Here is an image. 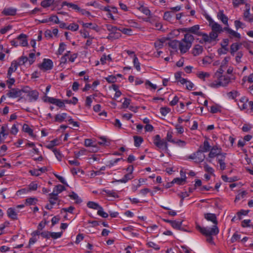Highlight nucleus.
I'll return each instance as SVG.
<instances>
[{
	"instance_id": "obj_1",
	"label": "nucleus",
	"mask_w": 253,
	"mask_h": 253,
	"mask_svg": "<svg viewBox=\"0 0 253 253\" xmlns=\"http://www.w3.org/2000/svg\"><path fill=\"white\" fill-rule=\"evenodd\" d=\"M194 41L193 35L189 34H185L184 38L179 41V49L182 54L186 53L191 47Z\"/></svg>"
},
{
	"instance_id": "obj_61",
	"label": "nucleus",
	"mask_w": 253,
	"mask_h": 253,
	"mask_svg": "<svg viewBox=\"0 0 253 253\" xmlns=\"http://www.w3.org/2000/svg\"><path fill=\"white\" fill-rule=\"evenodd\" d=\"M79 28V26L77 24L73 23H71L69 26H67V29L74 32L78 30Z\"/></svg>"
},
{
	"instance_id": "obj_46",
	"label": "nucleus",
	"mask_w": 253,
	"mask_h": 253,
	"mask_svg": "<svg viewBox=\"0 0 253 253\" xmlns=\"http://www.w3.org/2000/svg\"><path fill=\"white\" fill-rule=\"evenodd\" d=\"M200 36L202 37V41H200L201 43H203V42L207 43L211 42V41L210 40L209 36L207 34L201 32V35Z\"/></svg>"
},
{
	"instance_id": "obj_45",
	"label": "nucleus",
	"mask_w": 253,
	"mask_h": 253,
	"mask_svg": "<svg viewBox=\"0 0 253 253\" xmlns=\"http://www.w3.org/2000/svg\"><path fill=\"white\" fill-rule=\"evenodd\" d=\"M173 14L172 11H166L164 13L163 18L168 21H171L172 20Z\"/></svg>"
},
{
	"instance_id": "obj_19",
	"label": "nucleus",
	"mask_w": 253,
	"mask_h": 253,
	"mask_svg": "<svg viewBox=\"0 0 253 253\" xmlns=\"http://www.w3.org/2000/svg\"><path fill=\"white\" fill-rule=\"evenodd\" d=\"M17 42H18L19 45L22 46H27L28 45V41L26 36L23 34H20L17 38Z\"/></svg>"
},
{
	"instance_id": "obj_21",
	"label": "nucleus",
	"mask_w": 253,
	"mask_h": 253,
	"mask_svg": "<svg viewBox=\"0 0 253 253\" xmlns=\"http://www.w3.org/2000/svg\"><path fill=\"white\" fill-rule=\"evenodd\" d=\"M68 114L66 113H62L57 114L55 115L54 122L62 123L65 121L66 119H68Z\"/></svg>"
},
{
	"instance_id": "obj_12",
	"label": "nucleus",
	"mask_w": 253,
	"mask_h": 253,
	"mask_svg": "<svg viewBox=\"0 0 253 253\" xmlns=\"http://www.w3.org/2000/svg\"><path fill=\"white\" fill-rule=\"evenodd\" d=\"M182 32L189 33H192L198 36L201 35V31L200 30V26L195 25L191 27L184 28L181 29Z\"/></svg>"
},
{
	"instance_id": "obj_56",
	"label": "nucleus",
	"mask_w": 253,
	"mask_h": 253,
	"mask_svg": "<svg viewBox=\"0 0 253 253\" xmlns=\"http://www.w3.org/2000/svg\"><path fill=\"white\" fill-rule=\"evenodd\" d=\"M239 92L236 90L231 91L227 93L228 97L230 99H235L237 96H239Z\"/></svg>"
},
{
	"instance_id": "obj_62",
	"label": "nucleus",
	"mask_w": 253,
	"mask_h": 253,
	"mask_svg": "<svg viewBox=\"0 0 253 253\" xmlns=\"http://www.w3.org/2000/svg\"><path fill=\"white\" fill-rule=\"evenodd\" d=\"M182 222L176 220H173L171 226L175 229H180L181 227Z\"/></svg>"
},
{
	"instance_id": "obj_23",
	"label": "nucleus",
	"mask_w": 253,
	"mask_h": 253,
	"mask_svg": "<svg viewBox=\"0 0 253 253\" xmlns=\"http://www.w3.org/2000/svg\"><path fill=\"white\" fill-rule=\"evenodd\" d=\"M217 17L219 20L221 21L222 23L225 25L228 26V17L224 14L223 10L219 11L217 14Z\"/></svg>"
},
{
	"instance_id": "obj_30",
	"label": "nucleus",
	"mask_w": 253,
	"mask_h": 253,
	"mask_svg": "<svg viewBox=\"0 0 253 253\" xmlns=\"http://www.w3.org/2000/svg\"><path fill=\"white\" fill-rule=\"evenodd\" d=\"M196 75L200 79L205 81L211 76V74L209 72L199 71L197 73Z\"/></svg>"
},
{
	"instance_id": "obj_36",
	"label": "nucleus",
	"mask_w": 253,
	"mask_h": 253,
	"mask_svg": "<svg viewBox=\"0 0 253 253\" xmlns=\"http://www.w3.org/2000/svg\"><path fill=\"white\" fill-rule=\"evenodd\" d=\"M59 144V141L57 139H55L53 140L50 141L46 145V147L49 149L52 150L54 149V147L55 146H57Z\"/></svg>"
},
{
	"instance_id": "obj_40",
	"label": "nucleus",
	"mask_w": 253,
	"mask_h": 253,
	"mask_svg": "<svg viewBox=\"0 0 253 253\" xmlns=\"http://www.w3.org/2000/svg\"><path fill=\"white\" fill-rule=\"evenodd\" d=\"M62 6H67L69 7L72 8V9L76 10L77 11H79L80 10V7L77 4L68 2L67 1H64L62 3Z\"/></svg>"
},
{
	"instance_id": "obj_7",
	"label": "nucleus",
	"mask_w": 253,
	"mask_h": 253,
	"mask_svg": "<svg viewBox=\"0 0 253 253\" xmlns=\"http://www.w3.org/2000/svg\"><path fill=\"white\" fill-rule=\"evenodd\" d=\"M39 69L43 71L46 72L51 70L53 67V63L51 59L44 58L42 62L38 65Z\"/></svg>"
},
{
	"instance_id": "obj_31",
	"label": "nucleus",
	"mask_w": 253,
	"mask_h": 253,
	"mask_svg": "<svg viewBox=\"0 0 253 253\" xmlns=\"http://www.w3.org/2000/svg\"><path fill=\"white\" fill-rule=\"evenodd\" d=\"M2 13L5 15L13 16L16 13V9L11 7L5 8L2 11Z\"/></svg>"
},
{
	"instance_id": "obj_20",
	"label": "nucleus",
	"mask_w": 253,
	"mask_h": 253,
	"mask_svg": "<svg viewBox=\"0 0 253 253\" xmlns=\"http://www.w3.org/2000/svg\"><path fill=\"white\" fill-rule=\"evenodd\" d=\"M7 125L2 126L0 131V144L2 143L8 133L7 132Z\"/></svg>"
},
{
	"instance_id": "obj_10",
	"label": "nucleus",
	"mask_w": 253,
	"mask_h": 253,
	"mask_svg": "<svg viewBox=\"0 0 253 253\" xmlns=\"http://www.w3.org/2000/svg\"><path fill=\"white\" fill-rule=\"evenodd\" d=\"M28 87L24 88V92L27 93L30 102L36 101L39 97V93L36 90H28Z\"/></svg>"
},
{
	"instance_id": "obj_14",
	"label": "nucleus",
	"mask_w": 253,
	"mask_h": 253,
	"mask_svg": "<svg viewBox=\"0 0 253 253\" xmlns=\"http://www.w3.org/2000/svg\"><path fill=\"white\" fill-rule=\"evenodd\" d=\"M223 30L226 31L229 35V37L231 38H237L238 39H240L241 38V35L238 33L237 32L231 29L228 26L225 27Z\"/></svg>"
},
{
	"instance_id": "obj_8",
	"label": "nucleus",
	"mask_w": 253,
	"mask_h": 253,
	"mask_svg": "<svg viewBox=\"0 0 253 253\" xmlns=\"http://www.w3.org/2000/svg\"><path fill=\"white\" fill-rule=\"evenodd\" d=\"M106 28L107 30L110 32L107 37L108 39H116L121 37L120 33L117 32L119 29H118L117 27L113 26L111 25H107Z\"/></svg>"
},
{
	"instance_id": "obj_25",
	"label": "nucleus",
	"mask_w": 253,
	"mask_h": 253,
	"mask_svg": "<svg viewBox=\"0 0 253 253\" xmlns=\"http://www.w3.org/2000/svg\"><path fill=\"white\" fill-rule=\"evenodd\" d=\"M22 130L24 132L28 133L31 137H36V135H35L33 132V129H32L28 125L24 124L23 125Z\"/></svg>"
},
{
	"instance_id": "obj_17",
	"label": "nucleus",
	"mask_w": 253,
	"mask_h": 253,
	"mask_svg": "<svg viewBox=\"0 0 253 253\" xmlns=\"http://www.w3.org/2000/svg\"><path fill=\"white\" fill-rule=\"evenodd\" d=\"M136 8L146 16H150L151 15V11L148 7L144 6L142 3H139Z\"/></svg>"
},
{
	"instance_id": "obj_26",
	"label": "nucleus",
	"mask_w": 253,
	"mask_h": 253,
	"mask_svg": "<svg viewBox=\"0 0 253 253\" xmlns=\"http://www.w3.org/2000/svg\"><path fill=\"white\" fill-rule=\"evenodd\" d=\"M205 218L207 220L211 221L214 225H216L217 221L215 214L211 213H206L205 214Z\"/></svg>"
},
{
	"instance_id": "obj_2",
	"label": "nucleus",
	"mask_w": 253,
	"mask_h": 253,
	"mask_svg": "<svg viewBox=\"0 0 253 253\" xmlns=\"http://www.w3.org/2000/svg\"><path fill=\"white\" fill-rule=\"evenodd\" d=\"M216 80L210 83L209 85L212 88H218L220 86H226L231 82V80H235V78L232 76H228L226 75H222L216 78Z\"/></svg>"
},
{
	"instance_id": "obj_6",
	"label": "nucleus",
	"mask_w": 253,
	"mask_h": 253,
	"mask_svg": "<svg viewBox=\"0 0 253 253\" xmlns=\"http://www.w3.org/2000/svg\"><path fill=\"white\" fill-rule=\"evenodd\" d=\"M153 143L159 149L165 151L168 150L167 142L165 139H162L159 135L157 134L153 137Z\"/></svg>"
},
{
	"instance_id": "obj_54",
	"label": "nucleus",
	"mask_w": 253,
	"mask_h": 253,
	"mask_svg": "<svg viewBox=\"0 0 253 253\" xmlns=\"http://www.w3.org/2000/svg\"><path fill=\"white\" fill-rule=\"evenodd\" d=\"M78 12H80L81 14H82L83 15L86 16L89 19H91V18H92L94 17V16H93L90 12H89L88 11L86 10L85 9L80 8V10H79V11Z\"/></svg>"
},
{
	"instance_id": "obj_24",
	"label": "nucleus",
	"mask_w": 253,
	"mask_h": 253,
	"mask_svg": "<svg viewBox=\"0 0 253 253\" xmlns=\"http://www.w3.org/2000/svg\"><path fill=\"white\" fill-rule=\"evenodd\" d=\"M58 34V30L57 28H54L52 31L50 30L45 31L44 35L46 38L50 39L52 38L53 36L57 37Z\"/></svg>"
},
{
	"instance_id": "obj_58",
	"label": "nucleus",
	"mask_w": 253,
	"mask_h": 253,
	"mask_svg": "<svg viewBox=\"0 0 253 253\" xmlns=\"http://www.w3.org/2000/svg\"><path fill=\"white\" fill-rule=\"evenodd\" d=\"M54 2V0H43L41 2V5L44 7L50 6Z\"/></svg>"
},
{
	"instance_id": "obj_38",
	"label": "nucleus",
	"mask_w": 253,
	"mask_h": 253,
	"mask_svg": "<svg viewBox=\"0 0 253 253\" xmlns=\"http://www.w3.org/2000/svg\"><path fill=\"white\" fill-rule=\"evenodd\" d=\"M70 198L75 201L77 204H80L82 202V199L79 197L78 194L74 192H72L69 195Z\"/></svg>"
},
{
	"instance_id": "obj_5",
	"label": "nucleus",
	"mask_w": 253,
	"mask_h": 253,
	"mask_svg": "<svg viewBox=\"0 0 253 253\" xmlns=\"http://www.w3.org/2000/svg\"><path fill=\"white\" fill-rule=\"evenodd\" d=\"M224 153H225L222 152V149L220 146H213L210 149V153L208 155V157L207 158V160L209 162L212 163L214 158H216V159H217V158H218V157L221 156V154Z\"/></svg>"
},
{
	"instance_id": "obj_29",
	"label": "nucleus",
	"mask_w": 253,
	"mask_h": 253,
	"mask_svg": "<svg viewBox=\"0 0 253 253\" xmlns=\"http://www.w3.org/2000/svg\"><path fill=\"white\" fill-rule=\"evenodd\" d=\"M83 27L85 28H90L97 31L98 30V26L96 24H93L92 23H84V22L80 21Z\"/></svg>"
},
{
	"instance_id": "obj_42",
	"label": "nucleus",
	"mask_w": 253,
	"mask_h": 253,
	"mask_svg": "<svg viewBox=\"0 0 253 253\" xmlns=\"http://www.w3.org/2000/svg\"><path fill=\"white\" fill-rule=\"evenodd\" d=\"M147 181L146 179L144 178H140L138 179L139 183L137 185H132L131 189L133 192H135L140 186L141 185L145 183Z\"/></svg>"
},
{
	"instance_id": "obj_35",
	"label": "nucleus",
	"mask_w": 253,
	"mask_h": 253,
	"mask_svg": "<svg viewBox=\"0 0 253 253\" xmlns=\"http://www.w3.org/2000/svg\"><path fill=\"white\" fill-rule=\"evenodd\" d=\"M38 200L35 197H30L25 200V205L27 206L35 205L38 202Z\"/></svg>"
},
{
	"instance_id": "obj_3",
	"label": "nucleus",
	"mask_w": 253,
	"mask_h": 253,
	"mask_svg": "<svg viewBox=\"0 0 253 253\" xmlns=\"http://www.w3.org/2000/svg\"><path fill=\"white\" fill-rule=\"evenodd\" d=\"M238 107L241 110H250L253 112V101H249V99L245 96H243L239 100H236Z\"/></svg>"
},
{
	"instance_id": "obj_55",
	"label": "nucleus",
	"mask_w": 253,
	"mask_h": 253,
	"mask_svg": "<svg viewBox=\"0 0 253 253\" xmlns=\"http://www.w3.org/2000/svg\"><path fill=\"white\" fill-rule=\"evenodd\" d=\"M66 45L64 42H61L59 44L57 54L61 55L66 49Z\"/></svg>"
},
{
	"instance_id": "obj_41",
	"label": "nucleus",
	"mask_w": 253,
	"mask_h": 253,
	"mask_svg": "<svg viewBox=\"0 0 253 253\" xmlns=\"http://www.w3.org/2000/svg\"><path fill=\"white\" fill-rule=\"evenodd\" d=\"M38 184L34 181L31 182L27 186L29 193L36 191L38 188Z\"/></svg>"
},
{
	"instance_id": "obj_22",
	"label": "nucleus",
	"mask_w": 253,
	"mask_h": 253,
	"mask_svg": "<svg viewBox=\"0 0 253 253\" xmlns=\"http://www.w3.org/2000/svg\"><path fill=\"white\" fill-rule=\"evenodd\" d=\"M18 67V66L17 64V61H12L11 63L10 67L8 68L7 73V77H10V76H11L12 74L17 70Z\"/></svg>"
},
{
	"instance_id": "obj_64",
	"label": "nucleus",
	"mask_w": 253,
	"mask_h": 253,
	"mask_svg": "<svg viewBox=\"0 0 253 253\" xmlns=\"http://www.w3.org/2000/svg\"><path fill=\"white\" fill-rule=\"evenodd\" d=\"M48 20H49V22H52L54 24H58L60 23V21L59 20L58 17L57 16L55 15H52L50 16L48 18Z\"/></svg>"
},
{
	"instance_id": "obj_9",
	"label": "nucleus",
	"mask_w": 253,
	"mask_h": 253,
	"mask_svg": "<svg viewBox=\"0 0 253 253\" xmlns=\"http://www.w3.org/2000/svg\"><path fill=\"white\" fill-rule=\"evenodd\" d=\"M188 159L193 160L195 163L199 164L204 161L205 159V155L202 151L199 150L197 152L189 155Z\"/></svg>"
},
{
	"instance_id": "obj_63",
	"label": "nucleus",
	"mask_w": 253,
	"mask_h": 253,
	"mask_svg": "<svg viewBox=\"0 0 253 253\" xmlns=\"http://www.w3.org/2000/svg\"><path fill=\"white\" fill-rule=\"evenodd\" d=\"M173 144H175L178 147L184 148L186 145V142L183 140L178 139L175 140V142H173Z\"/></svg>"
},
{
	"instance_id": "obj_34",
	"label": "nucleus",
	"mask_w": 253,
	"mask_h": 253,
	"mask_svg": "<svg viewBox=\"0 0 253 253\" xmlns=\"http://www.w3.org/2000/svg\"><path fill=\"white\" fill-rule=\"evenodd\" d=\"M166 40L167 39L166 38H163L161 39L157 40L154 43V45L155 47L157 49L162 48L163 47L164 43L166 42Z\"/></svg>"
},
{
	"instance_id": "obj_48",
	"label": "nucleus",
	"mask_w": 253,
	"mask_h": 253,
	"mask_svg": "<svg viewBox=\"0 0 253 253\" xmlns=\"http://www.w3.org/2000/svg\"><path fill=\"white\" fill-rule=\"evenodd\" d=\"M133 63L137 71H140L141 70L140 64L136 55H134V58H133Z\"/></svg>"
},
{
	"instance_id": "obj_11",
	"label": "nucleus",
	"mask_w": 253,
	"mask_h": 253,
	"mask_svg": "<svg viewBox=\"0 0 253 253\" xmlns=\"http://www.w3.org/2000/svg\"><path fill=\"white\" fill-rule=\"evenodd\" d=\"M206 19L208 21L209 26L211 27L212 31L218 33H220L223 31L220 25L215 22L210 16H206Z\"/></svg>"
},
{
	"instance_id": "obj_57",
	"label": "nucleus",
	"mask_w": 253,
	"mask_h": 253,
	"mask_svg": "<svg viewBox=\"0 0 253 253\" xmlns=\"http://www.w3.org/2000/svg\"><path fill=\"white\" fill-rule=\"evenodd\" d=\"M97 214L103 218H107L108 217V214L104 211L103 209L101 206H100L98 209Z\"/></svg>"
},
{
	"instance_id": "obj_39",
	"label": "nucleus",
	"mask_w": 253,
	"mask_h": 253,
	"mask_svg": "<svg viewBox=\"0 0 253 253\" xmlns=\"http://www.w3.org/2000/svg\"><path fill=\"white\" fill-rule=\"evenodd\" d=\"M241 46V44L238 43H233L230 46V53L232 55H234L235 53L237 51Z\"/></svg>"
},
{
	"instance_id": "obj_37",
	"label": "nucleus",
	"mask_w": 253,
	"mask_h": 253,
	"mask_svg": "<svg viewBox=\"0 0 253 253\" xmlns=\"http://www.w3.org/2000/svg\"><path fill=\"white\" fill-rule=\"evenodd\" d=\"M49 197L48 201L50 204L52 205H55L58 201V196L53 193L49 194Z\"/></svg>"
},
{
	"instance_id": "obj_49",
	"label": "nucleus",
	"mask_w": 253,
	"mask_h": 253,
	"mask_svg": "<svg viewBox=\"0 0 253 253\" xmlns=\"http://www.w3.org/2000/svg\"><path fill=\"white\" fill-rule=\"evenodd\" d=\"M247 194L246 191H242L239 193L236 196L235 202H237L244 199Z\"/></svg>"
},
{
	"instance_id": "obj_13",
	"label": "nucleus",
	"mask_w": 253,
	"mask_h": 253,
	"mask_svg": "<svg viewBox=\"0 0 253 253\" xmlns=\"http://www.w3.org/2000/svg\"><path fill=\"white\" fill-rule=\"evenodd\" d=\"M24 92V89L12 88L7 93V96L11 98H16L22 96Z\"/></svg>"
},
{
	"instance_id": "obj_4",
	"label": "nucleus",
	"mask_w": 253,
	"mask_h": 253,
	"mask_svg": "<svg viewBox=\"0 0 253 253\" xmlns=\"http://www.w3.org/2000/svg\"><path fill=\"white\" fill-rule=\"evenodd\" d=\"M196 229L202 234L206 236H211L216 235L219 233V229L216 225L212 227H202L199 225H196Z\"/></svg>"
},
{
	"instance_id": "obj_43",
	"label": "nucleus",
	"mask_w": 253,
	"mask_h": 253,
	"mask_svg": "<svg viewBox=\"0 0 253 253\" xmlns=\"http://www.w3.org/2000/svg\"><path fill=\"white\" fill-rule=\"evenodd\" d=\"M29 193H30L29 192V190L28 189L27 187H26L24 188L18 190L16 193V195L19 197H21L24 195H27Z\"/></svg>"
},
{
	"instance_id": "obj_44",
	"label": "nucleus",
	"mask_w": 253,
	"mask_h": 253,
	"mask_svg": "<svg viewBox=\"0 0 253 253\" xmlns=\"http://www.w3.org/2000/svg\"><path fill=\"white\" fill-rule=\"evenodd\" d=\"M186 180V176L184 175L183 177H177L173 179L172 181V183H176L178 185L183 184Z\"/></svg>"
},
{
	"instance_id": "obj_47",
	"label": "nucleus",
	"mask_w": 253,
	"mask_h": 253,
	"mask_svg": "<svg viewBox=\"0 0 253 253\" xmlns=\"http://www.w3.org/2000/svg\"><path fill=\"white\" fill-rule=\"evenodd\" d=\"M87 206L90 209L98 210L101 206L96 202L89 201L87 203Z\"/></svg>"
},
{
	"instance_id": "obj_16",
	"label": "nucleus",
	"mask_w": 253,
	"mask_h": 253,
	"mask_svg": "<svg viewBox=\"0 0 253 253\" xmlns=\"http://www.w3.org/2000/svg\"><path fill=\"white\" fill-rule=\"evenodd\" d=\"M226 153L221 154V156L218 157L216 159L217 162L219 164L220 169L222 170L225 169L226 166L225 163Z\"/></svg>"
},
{
	"instance_id": "obj_15",
	"label": "nucleus",
	"mask_w": 253,
	"mask_h": 253,
	"mask_svg": "<svg viewBox=\"0 0 253 253\" xmlns=\"http://www.w3.org/2000/svg\"><path fill=\"white\" fill-rule=\"evenodd\" d=\"M7 216L13 220L18 219V211L14 208H9L7 210Z\"/></svg>"
},
{
	"instance_id": "obj_32",
	"label": "nucleus",
	"mask_w": 253,
	"mask_h": 253,
	"mask_svg": "<svg viewBox=\"0 0 253 253\" xmlns=\"http://www.w3.org/2000/svg\"><path fill=\"white\" fill-rule=\"evenodd\" d=\"M133 176L131 173H127L124 175V176L120 179L116 180V181L120 183H126L128 181L132 179Z\"/></svg>"
},
{
	"instance_id": "obj_53",
	"label": "nucleus",
	"mask_w": 253,
	"mask_h": 253,
	"mask_svg": "<svg viewBox=\"0 0 253 253\" xmlns=\"http://www.w3.org/2000/svg\"><path fill=\"white\" fill-rule=\"evenodd\" d=\"M70 53V51H68L63 56H62L61 57L60 63V65H64L67 63V58L69 57Z\"/></svg>"
},
{
	"instance_id": "obj_51",
	"label": "nucleus",
	"mask_w": 253,
	"mask_h": 253,
	"mask_svg": "<svg viewBox=\"0 0 253 253\" xmlns=\"http://www.w3.org/2000/svg\"><path fill=\"white\" fill-rule=\"evenodd\" d=\"M169 46L174 50L179 49V41L173 40L170 42L169 43Z\"/></svg>"
},
{
	"instance_id": "obj_28",
	"label": "nucleus",
	"mask_w": 253,
	"mask_h": 253,
	"mask_svg": "<svg viewBox=\"0 0 253 253\" xmlns=\"http://www.w3.org/2000/svg\"><path fill=\"white\" fill-rule=\"evenodd\" d=\"M17 61L18 66L25 65L27 64L29 65V60L27 56L22 55L20 57Z\"/></svg>"
},
{
	"instance_id": "obj_60",
	"label": "nucleus",
	"mask_w": 253,
	"mask_h": 253,
	"mask_svg": "<svg viewBox=\"0 0 253 253\" xmlns=\"http://www.w3.org/2000/svg\"><path fill=\"white\" fill-rule=\"evenodd\" d=\"M200 150L202 151L203 153L204 152H207L209 151H210V145L208 141H204L203 147L201 148Z\"/></svg>"
},
{
	"instance_id": "obj_33",
	"label": "nucleus",
	"mask_w": 253,
	"mask_h": 253,
	"mask_svg": "<svg viewBox=\"0 0 253 253\" xmlns=\"http://www.w3.org/2000/svg\"><path fill=\"white\" fill-rule=\"evenodd\" d=\"M64 190H65V187L62 185L58 184L55 186L52 193L58 196L59 194L61 193Z\"/></svg>"
},
{
	"instance_id": "obj_59",
	"label": "nucleus",
	"mask_w": 253,
	"mask_h": 253,
	"mask_svg": "<svg viewBox=\"0 0 253 253\" xmlns=\"http://www.w3.org/2000/svg\"><path fill=\"white\" fill-rule=\"evenodd\" d=\"M28 58L29 60V65L31 66L34 63L35 61L36 54L34 52L30 53Z\"/></svg>"
},
{
	"instance_id": "obj_27",
	"label": "nucleus",
	"mask_w": 253,
	"mask_h": 253,
	"mask_svg": "<svg viewBox=\"0 0 253 253\" xmlns=\"http://www.w3.org/2000/svg\"><path fill=\"white\" fill-rule=\"evenodd\" d=\"M203 51V47L202 45L196 44L192 49V54L194 56H198L201 54Z\"/></svg>"
},
{
	"instance_id": "obj_50",
	"label": "nucleus",
	"mask_w": 253,
	"mask_h": 253,
	"mask_svg": "<svg viewBox=\"0 0 253 253\" xmlns=\"http://www.w3.org/2000/svg\"><path fill=\"white\" fill-rule=\"evenodd\" d=\"M134 141V146L135 147H139L143 141V138L140 136H134L133 137Z\"/></svg>"
},
{
	"instance_id": "obj_18",
	"label": "nucleus",
	"mask_w": 253,
	"mask_h": 253,
	"mask_svg": "<svg viewBox=\"0 0 253 253\" xmlns=\"http://www.w3.org/2000/svg\"><path fill=\"white\" fill-rule=\"evenodd\" d=\"M179 83L181 84L185 85L186 88L188 90H192L194 87V84L186 79L180 78Z\"/></svg>"
},
{
	"instance_id": "obj_52",
	"label": "nucleus",
	"mask_w": 253,
	"mask_h": 253,
	"mask_svg": "<svg viewBox=\"0 0 253 253\" xmlns=\"http://www.w3.org/2000/svg\"><path fill=\"white\" fill-rule=\"evenodd\" d=\"M204 168L205 170L208 172V173L210 174L211 175H214V169H213L210 167L209 165H208L207 164H205L204 165Z\"/></svg>"
}]
</instances>
